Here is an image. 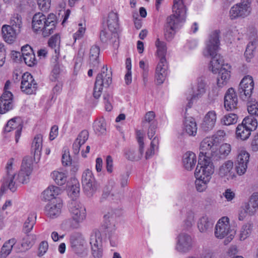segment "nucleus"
<instances>
[{
  "label": "nucleus",
  "mask_w": 258,
  "mask_h": 258,
  "mask_svg": "<svg viewBox=\"0 0 258 258\" xmlns=\"http://www.w3.org/2000/svg\"><path fill=\"white\" fill-rule=\"evenodd\" d=\"M187 8L182 0H173V14L166 19V24L169 27L178 29L182 26L186 20Z\"/></svg>",
  "instance_id": "5"
},
{
  "label": "nucleus",
  "mask_w": 258,
  "mask_h": 258,
  "mask_svg": "<svg viewBox=\"0 0 258 258\" xmlns=\"http://www.w3.org/2000/svg\"><path fill=\"white\" fill-rule=\"evenodd\" d=\"M48 247V244L47 241H43L39 244L38 248V256L43 255L47 251Z\"/></svg>",
  "instance_id": "62"
},
{
  "label": "nucleus",
  "mask_w": 258,
  "mask_h": 258,
  "mask_svg": "<svg viewBox=\"0 0 258 258\" xmlns=\"http://www.w3.org/2000/svg\"><path fill=\"white\" fill-rule=\"evenodd\" d=\"M176 29L172 27H169L166 24L164 32L165 38L166 40L170 41L173 39Z\"/></svg>",
  "instance_id": "55"
},
{
  "label": "nucleus",
  "mask_w": 258,
  "mask_h": 258,
  "mask_svg": "<svg viewBox=\"0 0 258 258\" xmlns=\"http://www.w3.org/2000/svg\"><path fill=\"white\" fill-rule=\"evenodd\" d=\"M107 20L108 28L112 33H115L118 28V16L116 13H109Z\"/></svg>",
  "instance_id": "38"
},
{
  "label": "nucleus",
  "mask_w": 258,
  "mask_h": 258,
  "mask_svg": "<svg viewBox=\"0 0 258 258\" xmlns=\"http://www.w3.org/2000/svg\"><path fill=\"white\" fill-rule=\"evenodd\" d=\"M230 145L225 143L220 146L219 150L215 152L214 156L212 160H218L220 159H224L231 151Z\"/></svg>",
  "instance_id": "41"
},
{
  "label": "nucleus",
  "mask_w": 258,
  "mask_h": 258,
  "mask_svg": "<svg viewBox=\"0 0 258 258\" xmlns=\"http://www.w3.org/2000/svg\"><path fill=\"white\" fill-rule=\"evenodd\" d=\"M111 32H108L106 29L102 30L100 33V39L102 42L106 43L110 40L112 35Z\"/></svg>",
  "instance_id": "56"
},
{
  "label": "nucleus",
  "mask_w": 258,
  "mask_h": 258,
  "mask_svg": "<svg viewBox=\"0 0 258 258\" xmlns=\"http://www.w3.org/2000/svg\"><path fill=\"white\" fill-rule=\"evenodd\" d=\"M238 98L235 90L229 88L224 96V106L228 111H235L237 110Z\"/></svg>",
  "instance_id": "17"
},
{
  "label": "nucleus",
  "mask_w": 258,
  "mask_h": 258,
  "mask_svg": "<svg viewBox=\"0 0 258 258\" xmlns=\"http://www.w3.org/2000/svg\"><path fill=\"white\" fill-rule=\"evenodd\" d=\"M157 123H153L152 124L148 125V130L147 135L148 138L151 140L152 137L154 136L156 133V129L157 128Z\"/></svg>",
  "instance_id": "63"
},
{
  "label": "nucleus",
  "mask_w": 258,
  "mask_h": 258,
  "mask_svg": "<svg viewBox=\"0 0 258 258\" xmlns=\"http://www.w3.org/2000/svg\"><path fill=\"white\" fill-rule=\"evenodd\" d=\"M10 26H12L14 29L18 28L19 31H21L22 25L21 16L18 14H14L10 19Z\"/></svg>",
  "instance_id": "50"
},
{
  "label": "nucleus",
  "mask_w": 258,
  "mask_h": 258,
  "mask_svg": "<svg viewBox=\"0 0 258 258\" xmlns=\"http://www.w3.org/2000/svg\"><path fill=\"white\" fill-rule=\"evenodd\" d=\"M216 141L211 138L204 139L200 144L199 160L198 165L207 166V164H213L212 160L214 156Z\"/></svg>",
  "instance_id": "6"
},
{
  "label": "nucleus",
  "mask_w": 258,
  "mask_h": 258,
  "mask_svg": "<svg viewBox=\"0 0 258 258\" xmlns=\"http://www.w3.org/2000/svg\"><path fill=\"white\" fill-rule=\"evenodd\" d=\"M14 159H10L6 166L7 174L3 178L0 194H3L7 189L12 192L16 190L19 183H27L29 181L32 168V159L31 157H25L22 161L21 168L18 174L13 168Z\"/></svg>",
  "instance_id": "2"
},
{
  "label": "nucleus",
  "mask_w": 258,
  "mask_h": 258,
  "mask_svg": "<svg viewBox=\"0 0 258 258\" xmlns=\"http://www.w3.org/2000/svg\"><path fill=\"white\" fill-rule=\"evenodd\" d=\"M253 229V224L247 223L243 224L239 231V239L243 241L248 238L251 234Z\"/></svg>",
  "instance_id": "42"
},
{
  "label": "nucleus",
  "mask_w": 258,
  "mask_h": 258,
  "mask_svg": "<svg viewBox=\"0 0 258 258\" xmlns=\"http://www.w3.org/2000/svg\"><path fill=\"white\" fill-rule=\"evenodd\" d=\"M112 83V73L108 71L107 66H104L101 72L96 78L94 87L93 96L98 99L101 95L103 87L107 88Z\"/></svg>",
  "instance_id": "8"
},
{
  "label": "nucleus",
  "mask_w": 258,
  "mask_h": 258,
  "mask_svg": "<svg viewBox=\"0 0 258 258\" xmlns=\"http://www.w3.org/2000/svg\"><path fill=\"white\" fill-rule=\"evenodd\" d=\"M251 134L249 129H247L243 124L241 123L237 125L236 129V135L237 138L242 141L247 140Z\"/></svg>",
  "instance_id": "43"
},
{
  "label": "nucleus",
  "mask_w": 258,
  "mask_h": 258,
  "mask_svg": "<svg viewBox=\"0 0 258 258\" xmlns=\"http://www.w3.org/2000/svg\"><path fill=\"white\" fill-rule=\"evenodd\" d=\"M21 84V91L27 94H32L35 92L37 84L33 76L29 73H25L22 76Z\"/></svg>",
  "instance_id": "16"
},
{
  "label": "nucleus",
  "mask_w": 258,
  "mask_h": 258,
  "mask_svg": "<svg viewBox=\"0 0 258 258\" xmlns=\"http://www.w3.org/2000/svg\"><path fill=\"white\" fill-rule=\"evenodd\" d=\"M252 0H241V2L233 6L229 11V17L231 20L239 18H244L250 15L251 12Z\"/></svg>",
  "instance_id": "10"
},
{
  "label": "nucleus",
  "mask_w": 258,
  "mask_h": 258,
  "mask_svg": "<svg viewBox=\"0 0 258 258\" xmlns=\"http://www.w3.org/2000/svg\"><path fill=\"white\" fill-rule=\"evenodd\" d=\"M242 208L248 214H253L258 210V196H252L248 203H244Z\"/></svg>",
  "instance_id": "35"
},
{
  "label": "nucleus",
  "mask_w": 258,
  "mask_h": 258,
  "mask_svg": "<svg viewBox=\"0 0 258 258\" xmlns=\"http://www.w3.org/2000/svg\"><path fill=\"white\" fill-rule=\"evenodd\" d=\"M51 0H37V4L42 11H47L50 7Z\"/></svg>",
  "instance_id": "60"
},
{
  "label": "nucleus",
  "mask_w": 258,
  "mask_h": 258,
  "mask_svg": "<svg viewBox=\"0 0 258 258\" xmlns=\"http://www.w3.org/2000/svg\"><path fill=\"white\" fill-rule=\"evenodd\" d=\"M60 191V189L58 187L50 186L42 192V198L45 200L49 201V202L54 199H57L55 196L59 194Z\"/></svg>",
  "instance_id": "37"
},
{
  "label": "nucleus",
  "mask_w": 258,
  "mask_h": 258,
  "mask_svg": "<svg viewBox=\"0 0 258 258\" xmlns=\"http://www.w3.org/2000/svg\"><path fill=\"white\" fill-rule=\"evenodd\" d=\"M206 83L203 78H200L197 80V86L196 89L193 91L192 96L190 98L188 97H187V99L189 101L187 104L189 108H190L192 105V100L201 98L205 94L206 92Z\"/></svg>",
  "instance_id": "22"
},
{
  "label": "nucleus",
  "mask_w": 258,
  "mask_h": 258,
  "mask_svg": "<svg viewBox=\"0 0 258 258\" xmlns=\"http://www.w3.org/2000/svg\"><path fill=\"white\" fill-rule=\"evenodd\" d=\"M88 137L89 133L88 131L86 130H83L79 134L77 138L75 141H78L81 144L83 145L88 140Z\"/></svg>",
  "instance_id": "59"
},
{
  "label": "nucleus",
  "mask_w": 258,
  "mask_h": 258,
  "mask_svg": "<svg viewBox=\"0 0 258 258\" xmlns=\"http://www.w3.org/2000/svg\"><path fill=\"white\" fill-rule=\"evenodd\" d=\"M56 24V17L53 13L46 16L39 12L33 17L32 28L34 32L41 33L43 37H47L53 33Z\"/></svg>",
  "instance_id": "3"
},
{
  "label": "nucleus",
  "mask_w": 258,
  "mask_h": 258,
  "mask_svg": "<svg viewBox=\"0 0 258 258\" xmlns=\"http://www.w3.org/2000/svg\"><path fill=\"white\" fill-rule=\"evenodd\" d=\"M17 242L15 238H11L5 242L0 252V258H6L11 253L14 245Z\"/></svg>",
  "instance_id": "39"
},
{
  "label": "nucleus",
  "mask_w": 258,
  "mask_h": 258,
  "mask_svg": "<svg viewBox=\"0 0 258 258\" xmlns=\"http://www.w3.org/2000/svg\"><path fill=\"white\" fill-rule=\"evenodd\" d=\"M219 31L215 30L210 35L203 54L206 57H211L209 69L214 73L218 72L217 85L222 87L225 85L230 77L231 66L228 63H223L222 56L217 54L219 48Z\"/></svg>",
  "instance_id": "1"
},
{
  "label": "nucleus",
  "mask_w": 258,
  "mask_h": 258,
  "mask_svg": "<svg viewBox=\"0 0 258 258\" xmlns=\"http://www.w3.org/2000/svg\"><path fill=\"white\" fill-rule=\"evenodd\" d=\"M62 207V204L60 199H54L45 206V213L50 218H56L60 215Z\"/></svg>",
  "instance_id": "19"
},
{
  "label": "nucleus",
  "mask_w": 258,
  "mask_h": 258,
  "mask_svg": "<svg viewBox=\"0 0 258 258\" xmlns=\"http://www.w3.org/2000/svg\"><path fill=\"white\" fill-rule=\"evenodd\" d=\"M13 94L9 91H6L0 97V113L3 114L13 107L12 103Z\"/></svg>",
  "instance_id": "21"
},
{
  "label": "nucleus",
  "mask_w": 258,
  "mask_h": 258,
  "mask_svg": "<svg viewBox=\"0 0 258 258\" xmlns=\"http://www.w3.org/2000/svg\"><path fill=\"white\" fill-rule=\"evenodd\" d=\"M95 133L98 135H103L106 133V123L103 119L96 120L93 124Z\"/></svg>",
  "instance_id": "47"
},
{
  "label": "nucleus",
  "mask_w": 258,
  "mask_h": 258,
  "mask_svg": "<svg viewBox=\"0 0 258 258\" xmlns=\"http://www.w3.org/2000/svg\"><path fill=\"white\" fill-rule=\"evenodd\" d=\"M36 236L35 234H27L22 240L21 246V251H25L29 249L35 243Z\"/></svg>",
  "instance_id": "40"
},
{
  "label": "nucleus",
  "mask_w": 258,
  "mask_h": 258,
  "mask_svg": "<svg viewBox=\"0 0 258 258\" xmlns=\"http://www.w3.org/2000/svg\"><path fill=\"white\" fill-rule=\"evenodd\" d=\"M183 131L189 136H195L197 134V126L195 120L191 117H186L183 123Z\"/></svg>",
  "instance_id": "30"
},
{
  "label": "nucleus",
  "mask_w": 258,
  "mask_h": 258,
  "mask_svg": "<svg viewBox=\"0 0 258 258\" xmlns=\"http://www.w3.org/2000/svg\"><path fill=\"white\" fill-rule=\"evenodd\" d=\"M70 241L73 250L81 256L87 255L86 241L83 237L79 233L71 235Z\"/></svg>",
  "instance_id": "14"
},
{
  "label": "nucleus",
  "mask_w": 258,
  "mask_h": 258,
  "mask_svg": "<svg viewBox=\"0 0 258 258\" xmlns=\"http://www.w3.org/2000/svg\"><path fill=\"white\" fill-rule=\"evenodd\" d=\"M25 63L29 67L34 66L37 63V60L35 58V55L34 51H32L29 55H26L23 56Z\"/></svg>",
  "instance_id": "53"
},
{
  "label": "nucleus",
  "mask_w": 258,
  "mask_h": 258,
  "mask_svg": "<svg viewBox=\"0 0 258 258\" xmlns=\"http://www.w3.org/2000/svg\"><path fill=\"white\" fill-rule=\"evenodd\" d=\"M176 239L175 249L179 252L185 253L192 248V240L189 234L181 233L177 236Z\"/></svg>",
  "instance_id": "15"
},
{
  "label": "nucleus",
  "mask_w": 258,
  "mask_h": 258,
  "mask_svg": "<svg viewBox=\"0 0 258 258\" xmlns=\"http://www.w3.org/2000/svg\"><path fill=\"white\" fill-rule=\"evenodd\" d=\"M80 192V184L78 181L74 180V184H73L69 189V193L71 196H74V197L78 196Z\"/></svg>",
  "instance_id": "58"
},
{
  "label": "nucleus",
  "mask_w": 258,
  "mask_h": 258,
  "mask_svg": "<svg viewBox=\"0 0 258 258\" xmlns=\"http://www.w3.org/2000/svg\"><path fill=\"white\" fill-rule=\"evenodd\" d=\"M241 123L251 132L255 130L257 126L256 119L251 116L245 117Z\"/></svg>",
  "instance_id": "46"
},
{
  "label": "nucleus",
  "mask_w": 258,
  "mask_h": 258,
  "mask_svg": "<svg viewBox=\"0 0 258 258\" xmlns=\"http://www.w3.org/2000/svg\"><path fill=\"white\" fill-rule=\"evenodd\" d=\"M116 217V213L112 210L104 216V228L110 232L115 229Z\"/></svg>",
  "instance_id": "32"
},
{
  "label": "nucleus",
  "mask_w": 258,
  "mask_h": 258,
  "mask_svg": "<svg viewBox=\"0 0 258 258\" xmlns=\"http://www.w3.org/2000/svg\"><path fill=\"white\" fill-rule=\"evenodd\" d=\"M249 154L246 151L242 150L238 154L236 163V170L238 174H243L247 168Z\"/></svg>",
  "instance_id": "20"
},
{
  "label": "nucleus",
  "mask_w": 258,
  "mask_h": 258,
  "mask_svg": "<svg viewBox=\"0 0 258 258\" xmlns=\"http://www.w3.org/2000/svg\"><path fill=\"white\" fill-rule=\"evenodd\" d=\"M42 148V135H36L32 143L31 152L33 153L34 158L39 159L41 154Z\"/></svg>",
  "instance_id": "29"
},
{
  "label": "nucleus",
  "mask_w": 258,
  "mask_h": 258,
  "mask_svg": "<svg viewBox=\"0 0 258 258\" xmlns=\"http://www.w3.org/2000/svg\"><path fill=\"white\" fill-rule=\"evenodd\" d=\"M51 176L58 185H63L67 181V175L63 172L54 171L52 173Z\"/></svg>",
  "instance_id": "48"
},
{
  "label": "nucleus",
  "mask_w": 258,
  "mask_h": 258,
  "mask_svg": "<svg viewBox=\"0 0 258 258\" xmlns=\"http://www.w3.org/2000/svg\"><path fill=\"white\" fill-rule=\"evenodd\" d=\"M194 213L189 212L187 214L186 219L184 222V227L185 229H188L192 227L194 223Z\"/></svg>",
  "instance_id": "57"
},
{
  "label": "nucleus",
  "mask_w": 258,
  "mask_h": 258,
  "mask_svg": "<svg viewBox=\"0 0 258 258\" xmlns=\"http://www.w3.org/2000/svg\"><path fill=\"white\" fill-rule=\"evenodd\" d=\"M216 118V114L214 111H209L206 114L202 124V129L206 132L212 130L215 126Z\"/></svg>",
  "instance_id": "27"
},
{
  "label": "nucleus",
  "mask_w": 258,
  "mask_h": 258,
  "mask_svg": "<svg viewBox=\"0 0 258 258\" xmlns=\"http://www.w3.org/2000/svg\"><path fill=\"white\" fill-rule=\"evenodd\" d=\"M250 42L247 46L244 53L245 56L247 58L251 57L252 51L258 46V35L257 31L253 30L249 36Z\"/></svg>",
  "instance_id": "28"
},
{
  "label": "nucleus",
  "mask_w": 258,
  "mask_h": 258,
  "mask_svg": "<svg viewBox=\"0 0 258 258\" xmlns=\"http://www.w3.org/2000/svg\"><path fill=\"white\" fill-rule=\"evenodd\" d=\"M155 46L157 48V55L159 58V61L161 62L166 61V55L167 53V46L166 43L162 41H160L159 38H157L155 43Z\"/></svg>",
  "instance_id": "36"
},
{
  "label": "nucleus",
  "mask_w": 258,
  "mask_h": 258,
  "mask_svg": "<svg viewBox=\"0 0 258 258\" xmlns=\"http://www.w3.org/2000/svg\"><path fill=\"white\" fill-rule=\"evenodd\" d=\"M22 129V125L20 119L14 118L8 121L5 131L6 132H10L13 130H15V141L18 143L21 134Z\"/></svg>",
  "instance_id": "23"
},
{
  "label": "nucleus",
  "mask_w": 258,
  "mask_h": 258,
  "mask_svg": "<svg viewBox=\"0 0 258 258\" xmlns=\"http://www.w3.org/2000/svg\"><path fill=\"white\" fill-rule=\"evenodd\" d=\"M82 183L84 192L89 197H92L97 190L98 184L92 171L89 169L85 170L83 173Z\"/></svg>",
  "instance_id": "13"
},
{
  "label": "nucleus",
  "mask_w": 258,
  "mask_h": 258,
  "mask_svg": "<svg viewBox=\"0 0 258 258\" xmlns=\"http://www.w3.org/2000/svg\"><path fill=\"white\" fill-rule=\"evenodd\" d=\"M3 36L6 41L9 43L13 42L17 35L20 32L18 28L14 29L8 25H5L2 28Z\"/></svg>",
  "instance_id": "25"
},
{
  "label": "nucleus",
  "mask_w": 258,
  "mask_h": 258,
  "mask_svg": "<svg viewBox=\"0 0 258 258\" xmlns=\"http://www.w3.org/2000/svg\"><path fill=\"white\" fill-rule=\"evenodd\" d=\"M72 160L69 151H64L62 156V163L63 165L68 166L71 164Z\"/></svg>",
  "instance_id": "64"
},
{
  "label": "nucleus",
  "mask_w": 258,
  "mask_h": 258,
  "mask_svg": "<svg viewBox=\"0 0 258 258\" xmlns=\"http://www.w3.org/2000/svg\"><path fill=\"white\" fill-rule=\"evenodd\" d=\"M233 163L231 160L225 162L220 166L218 171L219 175L223 177H232Z\"/></svg>",
  "instance_id": "33"
},
{
  "label": "nucleus",
  "mask_w": 258,
  "mask_h": 258,
  "mask_svg": "<svg viewBox=\"0 0 258 258\" xmlns=\"http://www.w3.org/2000/svg\"><path fill=\"white\" fill-rule=\"evenodd\" d=\"M183 164L187 170H191L197 163L196 154L190 151L187 152L183 156Z\"/></svg>",
  "instance_id": "31"
},
{
  "label": "nucleus",
  "mask_w": 258,
  "mask_h": 258,
  "mask_svg": "<svg viewBox=\"0 0 258 258\" xmlns=\"http://www.w3.org/2000/svg\"><path fill=\"white\" fill-rule=\"evenodd\" d=\"M214 173L213 164H207V166L197 165L195 172L197 178L195 181L196 187L198 191L202 192L207 187L211 175Z\"/></svg>",
  "instance_id": "7"
},
{
  "label": "nucleus",
  "mask_w": 258,
  "mask_h": 258,
  "mask_svg": "<svg viewBox=\"0 0 258 258\" xmlns=\"http://www.w3.org/2000/svg\"><path fill=\"white\" fill-rule=\"evenodd\" d=\"M254 88V82L251 76H245L241 81L238 88V93L243 101H248L253 98L252 93Z\"/></svg>",
  "instance_id": "11"
},
{
  "label": "nucleus",
  "mask_w": 258,
  "mask_h": 258,
  "mask_svg": "<svg viewBox=\"0 0 258 258\" xmlns=\"http://www.w3.org/2000/svg\"><path fill=\"white\" fill-rule=\"evenodd\" d=\"M247 102V108L248 113L251 115L258 116V102L254 98L245 101Z\"/></svg>",
  "instance_id": "45"
},
{
  "label": "nucleus",
  "mask_w": 258,
  "mask_h": 258,
  "mask_svg": "<svg viewBox=\"0 0 258 258\" xmlns=\"http://www.w3.org/2000/svg\"><path fill=\"white\" fill-rule=\"evenodd\" d=\"M36 219V215L35 213H30L24 222L23 225V231L26 233L28 234L33 229L34 225L35 224Z\"/></svg>",
  "instance_id": "44"
},
{
  "label": "nucleus",
  "mask_w": 258,
  "mask_h": 258,
  "mask_svg": "<svg viewBox=\"0 0 258 258\" xmlns=\"http://www.w3.org/2000/svg\"><path fill=\"white\" fill-rule=\"evenodd\" d=\"M90 243L91 246L92 253L94 258H101L103 252L102 238L100 232H95L91 236Z\"/></svg>",
  "instance_id": "18"
},
{
  "label": "nucleus",
  "mask_w": 258,
  "mask_h": 258,
  "mask_svg": "<svg viewBox=\"0 0 258 258\" xmlns=\"http://www.w3.org/2000/svg\"><path fill=\"white\" fill-rule=\"evenodd\" d=\"M144 134L141 131L138 130L136 132V138L139 144V150L136 151L133 148H127L124 150V154L125 158L128 160H139L143 157L144 154Z\"/></svg>",
  "instance_id": "12"
},
{
  "label": "nucleus",
  "mask_w": 258,
  "mask_h": 258,
  "mask_svg": "<svg viewBox=\"0 0 258 258\" xmlns=\"http://www.w3.org/2000/svg\"><path fill=\"white\" fill-rule=\"evenodd\" d=\"M100 53V48L97 45L92 46L90 51V68H98L99 64L98 59Z\"/></svg>",
  "instance_id": "34"
},
{
  "label": "nucleus",
  "mask_w": 258,
  "mask_h": 258,
  "mask_svg": "<svg viewBox=\"0 0 258 258\" xmlns=\"http://www.w3.org/2000/svg\"><path fill=\"white\" fill-rule=\"evenodd\" d=\"M155 117V114L153 111H149L146 113L145 116V119L143 121V126L146 127L153 123H157V122L154 119Z\"/></svg>",
  "instance_id": "52"
},
{
  "label": "nucleus",
  "mask_w": 258,
  "mask_h": 258,
  "mask_svg": "<svg viewBox=\"0 0 258 258\" xmlns=\"http://www.w3.org/2000/svg\"><path fill=\"white\" fill-rule=\"evenodd\" d=\"M214 221L209 218L208 216L204 215L200 217L197 222L199 230L202 233H208L211 231Z\"/></svg>",
  "instance_id": "24"
},
{
  "label": "nucleus",
  "mask_w": 258,
  "mask_h": 258,
  "mask_svg": "<svg viewBox=\"0 0 258 258\" xmlns=\"http://www.w3.org/2000/svg\"><path fill=\"white\" fill-rule=\"evenodd\" d=\"M60 37L58 35H54L52 36L48 41V45L51 48H54V51L57 54V46L59 44Z\"/></svg>",
  "instance_id": "54"
},
{
  "label": "nucleus",
  "mask_w": 258,
  "mask_h": 258,
  "mask_svg": "<svg viewBox=\"0 0 258 258\" xmlns=\"http://www.w3.org/2000/svg\"><path fill=\"white\" fill-rule=\"evenodd\" d=\"M103 100L106 110L107 111H111L112 108V106L110 103V101L112 100V96L108 94H104Z\"/></svg>",
  "instance_id": "61"
},
{
  "label": "nucleus",
  "mask_w": 258,
  "mask_h": 258,
  "mask_svg": "<svg viewBox=\"0 0 258 258\" xmlns=\"http://www.w3.org/2000/svg\"><path fill=\"white\" fill-rule=\"evenodd\" d=\"M167 61L161 62L159 61L156 69V79L158 85L162 84L167 75Z\"/></svg>",
  "instance_id": "26"
},
{
  "label": "nucleus",
  "mask_w": 258,
  "mask_h": 258,
  "mask_svg": "<svg viewBox=\"0 0 258 258\" xmlns=\"http://www.w3.org/2000/svg\"><path fill=\"white\" fill-rule=\"evenodd\" d=\"M125 65H126V69L127 70V72L124 76V80L125 82V84L126 85H129L132 83V63H131V59L130 58H127L125 61Z\"/></svg>",
  "instance_id": "51"
},
{
  "label": "nucleus",
  "mask_w": 258,
  "mask_h": 258,
  "mask_svg": "<svg viewBox=\"0 0 258 258\" xmlns=\"http://www.w3.org/2000/svg\"><path fill=\"white\" fill-rule=\"evenodd\" d=\"M69 212L71 218L63 221L62 228L66 230L79 228L80 224L86 218V208L81 203L73 201L70 205Z\"/></svg>",
  "instance_id": "4"
},
{
  "label": "nucleus",
  "mask_w": 258,
  "mask_h": 258,
  "mask_svg": "<svg viewBox=\"0 0 258 258\" xmlns=\"http://www.w3.org/2000/svg\"><path fill=\"white\" fill-rule=\"evenodd\" d=\"M237 115L235 113H229L224 116L222 122L226 125H229L237 122Z\"/></svg>",
  "instance_id": "49"
},
{
  "label": "nucleus",
  "mask_w": 258,
  "mask_h": 258,
  "mask_svg": "<svg viewBox=\"0 0 258 258\" xmlns=\"http://www.w3.org/2000/svg\"><path fill=\"white\" fill-rule=\"evenodd\" d=\"M214 233L215 236L219 239H222L227 236L224 240V243L227 244L233 239L236 232L234 230L230 229L229 219L224 217L216 224Z\"/></svg>",
  "instance_id": "9"
}]
</instances>
